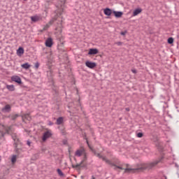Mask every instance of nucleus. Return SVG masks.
Returning <instances> with one entry per match:
<instances>
[{
	"mask_svg": "<svg viewBox=\"0 0 179 179\" xmlns=\"http://www.w3.org/2000/svg\"><path fill=\"white\" fill-rule=\"evenodd\" d=\"M18 115H15L14 116L12 117L13 120H15V118H17Z\"/></svg>",
	"mask_w": 179,
	"mask_h": 179,
	"instance_id": "obj_31",
	"label": "nucleus"
},
{
	"mask_svg": "<svg viewBox=\"0 0 179 179\" xmlns=\"http://www.w3.org/2000/svg\"><path fill=\"white\" fill-rule=\"evenodd\" d=\"M52 23H54V20L50 21V22L45 25L44 29L46 30V29H48V27H50Z\"/></svg>",
	"mask_w": 179,
	"mask_h": 179,
	"instance_id": "obj_22",
	"label": "nucleus"
},
{
	"mask_svg": "<svg viewBox=\"0 0 179 179\" xmlns=\"http://www.w3.org/2000/svg\"><path fill=\"white\" fill-rule=\"evenodd\" d=\"M103 13H104V15H106V16H111V15L113 13V10L111 9L107 8L103 10Z\"/></svg>",
	"mask_w": 179,
	"mask_h": 179,
	"instance_id": "obj_10",
	"label": "nucleus"
},
{
	"mask_svg": "<svg viewBox=\"0 0 179 179\" xmlns=\"http://www.w3.org/2000/svg\"><path fill=\"white\" fill-rule=\"evenodd\" d=\"M127 111H129V109L127 108Z\"/></svg>",
	"mask_w": 179,
	"mask_h": 179,
	"instance_id": "obj_35",
	"label": "nucleus"
},
{
	"mask_svg": "<svg viewBox=\"0 0 179 179\" xmlns=\"http://www.w3.org/2000/svg\"><path fill=\"white\" fill-rule=\"evenodd\" d=\"M38 66H40V64L36 63L35 64V68H36V69H38Z\"/></svg>",
	"mask_w": 179,
	"mask_h": 179,
	"instance_id": "obj_29",
	"label": "nucleus"
},
{
	"mask_svg": "<svg viewBox=\"0 0 179 179\" xmlns=\"http://www.w3.org/2000/svg\"><path fill=\"white\" fill-rule=\"evenodd\" d=\"M62 122H64V117H59L57 120V125H61V124H62Z\"/></svg>",
	"mask_w": 179,
	"mask_h": 179,
	"instance_id": "obj_19",
	"label": "nucleus"
},
{
	"mask_svg": "<svg viewBox=\"0 0 179 179\" xmlns=\"http://www.w3.org/2000/svg\"><path fill=\"white\" fill-rule=\"evenodd\" d=\"M17 159V156L16 155H13L11 157V162L13 163V164H15V163H16V160Z\"/></svg>",
	"mask_w": 179,
	"mask_h": 179,
	"instance_id": "obj_20",
	"label": "nucleus"
},
{
	"mask_svg": "<svg viewBox=\"0 0 179 179\" xmlns=\"http://www.w3.org/2000/svg\"><path fill=\"white\" fill-rule=\"evenodd\" d=\"M96 54H99V50L96 48H91L89 50L88 55H96Z\"/></svg>",
	"mask_w": 179,
	"mask_h": 179,
	"instance_id": "obj_9",
	"label": "nucleus"
},
{
	"mask_svg": "<svg viewBox=\"0 0 179 179\" xmlns=\"http://www.w3.org/2000/svg\"><path fill=\"white\" fill-rule=\"evenodd\" d=\"M85 65L86 66H87V68H90V69H93V68H96V66H97V64L96 63L89 61L85 62Z\"/></svg>",
	"mask_w": 179,
	"mask_h": 179,
	"instance_id": "obj_6",
	"label": "nucleus"
},
{
	"mask_svg": "<svg viewBox=\"0 0 179 179\" xmlns=\"http://www.w3.org/2000/svg\"><path fill=\"white\" fill-rule=\"evenodd\" d=\"M0 128L1 129V130H0L1 136H3L5 134H10V127H6L3 125H0Z\"/></svg>",
	"mask_w": 179,
	"mask_h": 179,
	"instance_id": "obj_2",
	"label": "nucleus"
},
{
	"mask_svg": "<svg viewBox=\"0 0 179 179\" xmlns=\"http://www.w3.org/2000/svg\"><path fill=\"white\" fill-rule=\"evenodd\" d=\"M12 137L13 141H15V142H17L18 140H17V137H16V134H13Z\"/></svg>",
	"mask_w": 179,
	"mask_h": 179,
	"instance_id": "obj_25",
	"label": "nucleus"
},
{
	"mask_svg": "<svg viewBox=\"0 0 179 179\" xmlns=\"http://www.w3.org/2000/svg\"><path fill=\"white\" fill-rule=\"evenodd\" d=\"M45 45L46 47H52V38H48L45 41Z\"/></svg>",
	"mask_w": 179,
	"mask_h": 179,
	"instance_id": "obj_13",
	"label": "nucleus"
},
{
	"mask_svg": "<svg viewBox=\"0 0 179 179\" xmlns=\"http://www.w3.org/2000/svg\"><path fill=\"white\" fill-rule=\"evenodd\" d=\"M31 143H30V141H27V145H28V146H30Z\"/></svg>",
	"mask_w": 179,
	"mask_h": 179,
	"instance_id": "obj_34",
	"label": "nucleus"
},
{
	"mask_svg": "<svg viewBox=\"0 0 179 179\" xmlns=\"http://www.w3.org/2000/svg\"><path fill=\"white\" fill-rule=\"evenodd\" d=\"M2 111L3 113H9L10 111V105H6Z\"/></svg>",
	"mask_w": 179,
	"mask_h": 179,
	"instance_id": "obj_15",
	"label": "nucleus"
},
{
	"mask_svg": "<svg viewBox=\"0 0 179 179\" xmlns=\"http://www.w3.org/2000/svg\"><path fill=\"white\" fill-rule=\"evenodd\" d=\"M120 34H121L122 36H125V34H127V31H122V32L120 33Z\"/></svg>",
	"mask_w": 179,
	"mask_h": 179,
	"instance_id": "obj_30",
	"label": "nucleus"
},
{
	"mask_svg": "<svg viewBox=\"0 0 179 179\" xmlns=\"http://www.w3.org/2000/svg\"><path fill=\"white\" fill-rule=\"evenodd\" d=\"M76 156H78V157H80V156L86 157V154L83 150H78L76 152Z\"/></svg>",
	"mask_w": 179,
	"mask_h": 179,
	"instance_id": "obj_8",
	"label": "nucleus"
},
{
	"mask_svg": "<svg viewBox=\"0 0 179 179\" xmlns=\"http://www.w3.org/2000/svg\"><path fill=\"white\" fill-rule=\"evenodd\" d=\"M102 159L106 162V163H108V164H110V166H115L114 164L111 163L110 160L107 159V158L103 157Z\"/></svg>",
	"mask_w": 179,
	"mask_h": 179,
	"instance_id": "obj_21",
	"label": "nucleus"
},
{
	"mask_svg": "<svg viewBox=\"0 0 179 179\" xmlns=\"http://www.w3.org/2000/svg\"><path fill=\"white\" fill-rule=\"evenodd\" d=\"M131 72L133 73H136V69H131Z\"/></svg>",
	"mask_w": 179,
	"mask_h": 179,
	"instance_id": "obj_32",
	"label": "nucleus"
},
{
	"mask_svg": "<svg viewBox=\"0 0 179 179\" xmlns=\"http://www.w3.org/2000/svg\"><path fill=\"white\" fill-rule=\"evenodd\" d=\"M56 30H58V32H56L57 33V34H61V33H62V29H61V28H57L56 29Z\"/></svg>",
	"mask_w": 179,
	"mask_h": 179,
	"instance_id": "obj_26",
	"label": "nucleus"
},
{
	"mask_svg": "<svg viewBox=\"0 0 179 179\" xmlns=\"http://www.w3.org/2000/svg\"><path fill=\"white\" fill-rule=\"evenodd\" d=\"M160 163V160H156L153 162H150L149 164H143L139 165L137 168H131L128 164L120 165L116 166L117 169H120V170H124V173H138V171H145V170H150L159 164Z\"/></svg>",
	"mask_w": 179,
	"mask_h": 179,
	"instance_id": "obj_1",
	"label": "nucleus"
},
{
	"mask_svg": "<svg viewBox=\"0 0 179 179\" xmlns=\"http://www.w3.org/2000/svg\"><path fill=\"white\" fill-rule=\"evenodd\" d=\"M22 68H23V69H29V68H30V64L29 63H25L21 65Z\"/></svg>",
	"mask_w": 179,
	"mask_h": 179,
	"instance_id": "obj_18",
	"label": "nucleus"
},
{
	"mask_svg": "<svg viewBox=\"0 0 179 179\" xmlns=\"http://www.w3.org/2000/svg\"><path fill=\"white\" fill-rule=\"evenodd\" d=\"M31 22H34V23H36V22H39V20H41V16L40 15H34L31 17Z\"/></svg>",
	"mask_w": 179,
	"mask_h": 179,
	"instance_id": "obj_7",
	"label": "nucleus"
},
{
	"mask_svg": "<svg viewBox=\"0 0 179 179\" xmlns=\"http://www.w3.org/2000/svg\"><path fill=\"white\" fill-rule=\"evenodd\" d=\"M57 173L61 177L64 176V173H62V171H61V169H57Z\"/></svg>",
	"mask_w": 179,
	"mask_h": 179,
	"instance_id": "obj_24",
	"label": "nucleus"
},
{
	"mask_svg": "<svg viewBox=\"0 0 179 179\" xmlns=\"http://www.w3.org/2000/svg\"><path fill=\"white\" fill-rule=\"evenodd\" d=\"M22 120L24 121L25 120H27V121H30L31 120V117H30V115L25 114L22 115Z\"/></svg>",
	"mask_w": 179,
	"mask_h": 179,
	"instance_id": "obj_16",
	"label": "nucleus"
},
{
	"mask_svg": "<svg viewBox=\"0 0 179 179\" xmlns=\"http://www.w3.org/2000/svg\"><path fill=\"white\" fill-rule=\"evenodd\" d=\"M139 13H142V8H138L133 11L132 16H138Z\"/></svg>",
	"mask_w": 179,
	"mask_h": 179,
	"instance_id": "obj_11",
	"label": "nucleus"
},
{
	"mask_svg": "<svg viewBox=\"0 0 179 179\" xmlns=\"http://www.w3.org/2000/svg\"><path fill=\"white\" fill-rule=\"evenodd\" d=\"M66 1V0H60V1H59L58 5H57V8L61 9V10H62V12H64V9H65Z\"/></svg>",
	"mask_w": 179,
	"mask_h": 179,
	"instance_id": "obj_5",
	"label": "nucleus"
},
{
	"mask_svg": "<svg viewBox=\"0 0 179 179\" xmlns=\"http://www.w3.org/2000/svg\"><path fill=\"white\" fill-rule=\"evenodd\" d=\"M6 88L10 90V92H15V85H7Z\"/></svg>",
	"mask_w": 179,
	"mask_h": 179,
	"instance_id": "obj_17",
	"label": "nucleus"
},
{
	"mask_svg": "<svg viewBox=\"0 0 179 179\" xmlns=\"http://www.w3.org/2000/svg\"><path fill=\"white\" fill-rule=\"evenodd\" d=\"M98 156H99V157H100V155L99 154H98Z\"/></svg>",
	"mask_w": 179,
	"mask_h": 179,
	"instance_id": "obj_36",
	"label": "nucleus"
},
{
	"mask_svg": "<svg viewBox=\"0 0 179 179\" xmlns=\"http://www.w3.org/2000/svg\"><path fill=\"white\" fill-rule=\"evenodd\" d=\"M24 54V49H23V48L20 47L18 48V50H17V55H18V57H22V55H23Z\"/></svg>",
	"mask_w": 179,
	"mask_h": 179,
	"instance_id": "obj_12",
	"label": "nucleus"
},
{
	"mask_svg": "<svg viewBox=\"0 0 179 179\" xmlns=\"http://www.w3.org/2000/svg\"><path fill=\"white\" fill-rule=\"evenodd\" d=\"M88 146H89L90 149H91V150H92V152H94V150H93V148H92V147H90V145H89V144H88Z\"/></svg>",
	"mask_w": 179,
	"mask_h": 179,
	"instance_id": "obj_33",
	"label": "nucleus"
},
{
	"mask_svg": "<svg viewBox=\"0 0 179 179\" xmlns=\"http://www.w3.org/2000/svg\"><path fill=\"white\" fill-rule=\"evenodd\" d=\"M115 44H116V45H119V46H120V45H122V42H116L115 43Z\"/></svg>",
	"mask_w": 179,
	"mask_h": 179,
	"instance_id": "obj_28",
	"label": "nucleus"
},
{
	"mask_svg": "<svg viewBox=\"0 0 179 179\" xmlns=\"http://www.w3.org/2000/svg\"><path fill=\"white\" fill-rule=\"evenodd\" d=\"M11 80L12 82H15V83H17L18 85H22V78H20L19 76L14 75L11 76Z\"/></svg>",
	"mask_w": 179,
	"mask_h": 179,
	"instance_id": "obj_3",
	"label": "nucleus"
},
{
	"mask_svg": "<svg viewBox=\"0 0 179 179\" xmlns=\"http://www.w3.org/2000/svg\"><path fill=\"white\" fill-rule=\"evenodd\" d=\"M50 125H52V123H50Z\"/></svg>",
	"mask_w": 179,
	"mask_h": 179,
	"instance_id": "obj_37",
	"label": "nucleus"
},
{
	"mask_svg": "<svg viewBox=\"0 0 179 179\" xmlns=\"http://www.w3.org/2000/svg\"><path fill=\"white\" fill-rule=\"evenodd\" d=\"M87 145H89V143L87 141Z\"/></svg>",
	"mask_w": 179,
	"mask_h": 179,
	"instance_id": "obj_38",
	"label": "nucleus"
},
{
	"mask_svg": "<svg viewBox=\"0 0 179 179\" xmlns=\"http://www.w3.org/2000/svg\"><path fill=\"white\" fill-rule=\"evenodd\" d=\"M52 135V134L51 133V131L48 130L45 131L42 137V141H43V142H45V141H47L48 138H51Z\"/></svg>",
	"mask_w": 179,
	"mask_h": 179,
	"instance_id": "obj_4",
	"label": "nucleus"
},
{
	"mask_svg": "<svg viewBox=\"0 0 179 179\" xmlns=\"http://www.w3.org/2000/svg\"><path fill=\"white\" fill-rule=\"evenodd\" d=\"M168 43L169 44H173V43H174V39L173 38H168Z\"/></svg>",
	"mask_w": 179,
	"mask_h": 179,
	"instance_id": "obj_23",
	"label": "nucleus"
},
{
	"mask_svg": "<svg viewBox=\"0 0 179 179\" xmlns=\"http://www.w3.org/2000/svg\"><path fill=\"white\" fill-rule=\"evenodd\" d=\"M113 13L116 17H122V15H124L121 11H113Z\"/></svg>",
	"mask_w": 179,
	"mask_h": 179,
	"instance_id": "obj_14",
	"label": "nucleus"
},
{
	"mask_svg": "<svg viewBox=\"0 0 179 179\" xmlns=\"http://www.w3.org/2000/svg\"><path fill=\"white\" fill-rule=\"evenodd\" d=\"M24 1H26V0H24Z\"/></svg>",
	"mask_w": 179,
	"mask_h": 179,
	"instance_id": "obj_39",
	"label": "nucleus"
},
{
	"mask_svg": "<svg viewBox=\"0 0 179 179\" xmlns=\"http://www.w3.org/2000/svg\"><path fill=\"white\" fill-rule=\"evenodd\" d=\"M142 136H143V134H142V133H138L137 134V137L138 138H142Z\"/></svg>",
	"mask_w": 179,
	"mask_h": 179,
	"instance_id": "obj_27",
	"label": "nucleus"
}]
</instances>
